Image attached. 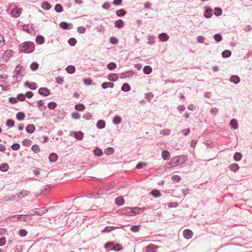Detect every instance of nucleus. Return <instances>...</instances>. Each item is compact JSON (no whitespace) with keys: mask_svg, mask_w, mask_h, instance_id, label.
Returning <instances> with one entry per match:
<instances>
[{"mask_svg":"<svg viewBox=\"0 0 252 252\" xmlns=\"http://www.w3.org/2000/svg\"><path fill=\"white\" fill-rule=\"evenodd\" d=\"M186 161V157L183 156H176L173 157L168 163L172 166H177L183 164Z\"/></svg>","mask_w":252,"mask_h":252,"instance_id":"2","label":"nucleus"},{"mask_svg":"<svg viewBox=\"0 0 252 252\" xmlns=\"http://www.w3.org/2000/svg\"><path fill=\"white\" fill-rule=\"evenodd\" d=\"M151 194L155 197H158L160 195V192L157 189H155L152 191Z\"/></svg>","mask_w":252,"mask_h":252,"instance_id":"44","label":"nucleus"},{"mask_svg":"<svg viewBox=\"0 0 252 252\" xmlns=\"http://www.w3.org/2000/svg\"><path fill=\"white\" fill-rule=\"evenodd\" d=\"M212 15V10L211 9H206L204 12V16L206 18H210Z\"/></svg>","mask_w":252,"mask_h":252,"instance_id":"24","label":"nucleus"},{"mask_svg":"<svg viewBox=\"0 0 252 252\" xmlns=\"http://www.w3.org/2000/svg\"><path fill=\"white\" fill-rule=\"evenodd\" d=\"M214 38L215 40L217 42L220 41L222 39L221 36L220 34H216Z\"/></svg>","mask_w":252,"mask_h":252,"instance_id":"60","label":"nucleus"},{"mask_svg":"<svg viewBox=\"0 0 252 252\" xmlns=\"http://www.w3.org/2000/svg\"><path fill=\"white\" fill-rule=\"evenodd\" d=\"M44 41V38L41 35H38L35 39L36 42L39 44H43Z\"/></svg>","mask_w":252,"mask_h":252,"instance_id":"18","label":"nucleus"},{"mask_svg":"<svg viewBox=\"0 0 252 252\" xmlns=\"http://www.w3.org/2000/svg\"><path fill=\"white\" fill-rule=\"evenodd\" d=\"M230 80L231 82H233L235 84H237L240 82V79L239 76L237 75H233L231 77Z\"/></svg>","mask_w":252,"mask_h":252,"instance_id":"19","label":"nucleus"},{"mask_svg":"<svg viewBox=\"0 0 252 252\" xmlns=\"http://www.w3.org/2000/svg\"><path fill=\"white\" fill-rule=\"evenodd\" d=\"M239 167V165H238V164L236 163L232 164L230 166V170L233 171H236L237 170H238Z\"/></svg>","mask_w":252,"mask_h":252,"instance_id":"35","label":"nucleus"},{"mask_svg":"<svg viewBox=\"0 0 252 252\" xmlns=\"http://www.w3.org/2000/svg\"><path fill=\"white\" fill-rule=\"evenodd\" d=\"M115 24V26L119 28H122L124 25V22L122 20H118L116 21Z\"/></svg>","mask_w":252,"mask_h":252,"instance_id":"28","label":"nucleus"},{"mask_svg":"<svg viewBox=\"0 0 252 252\" xmlns=\"http://www.w3.org/2000/svg\"><path fill=\"white\" fill-rule=\"evenodd\" d=\"M83 81L84 84L86 85H90L92 84V80L90 78L84 79Z\"/></svg>","mask_w":252,"mask_h":252,"instance_id":"54","label":"nucleus"},{"mask_svg":"<svg viewBox=\"0 0 252 252\" xmlns=\"http://www.w3.org/2000/svg\"><path fill=\"white\" fill-rule=\"evenodd\" d=\"M125 213L129 216H133L139 213L140 209L137 207L126 208L125 210Z\"/></svg>","mask_w":252,"mask_h":252,"instance_id":"3","label":"nucleus"},{"mask_svg":"<svg viewBox=\"0 0 252 252\" xmlns=\"http://www.w3.org/2000/svg\"><path fill=\"white\" fill-rule=\"evenodd\" d=\"M83 133L79 131L78 132H76L75 134V137L78 140H81L83 138Z\"/></svg>","mask_w":252,"mask_h":252,"instance_id":"42","label":"nucleus"},{"mask_svg":"<svg viewBox=\"0 0 252 252\" xmlns=\"http://www.w3.org/2000/svg\"><path fill=\"white\" fill-rule=\"evenodd\" d=\"M66 70L68 73L71 74L74 72L75 68L73 65H69L66 67Z\"/></svg>","mask_w":252,"mask_h":252,"instance_id":"23","label":"nucleus"},{"mask_svg":"<svg viewBox=\"0 0 252 252\" xmlns=\"http://www.w3.org/2000/svg\"><path fill=\"white\" fill-rule=\"evenodd\" d=\"M11 148L13 150H18L20 148V145L18 143H14L12 146Z\"/></svg>","mask_w":252,"mask_h":252,"instance_id":"57","label":"nucleus"},{"mask_svg":"<svg viewBox=\"0 0 252 252\" xmlns=\"http://www.w3.org/2000/svg\"><path fill=\"white\" fill-rule=\"evenodd\" d=\"M75 108L78 111H83L85 109V106L82 104H77L75 105Z\"/></svg>","mask_w":252,"mask_h":252,"instance_id":"34","label":"nucleus"},{"mask_svg":"<svg viewBox=\"0 0 252 252\" xmlns=\"http://www.w3.org/2000/svg\"><path fill=\"white\" fill-rule=\"evenodd\" d=\"M126 14V11L123 9L118 10L116 11V14L118 16H124Z\"/></svg>","mask_w":252,"mask_h":252,"instance_id":"33","label":"nucleus"},{"mask_svg":"<svg viewBox=\"0 0 252 252\" xmlns=\"http://www.w3.org/2000/svg\"><path fill=\"white\" fill-rule=\"evenodd\" d=\"M183 235L185 238L187 239H189L192 236V232L189 229H186L184 231Z\"/></svg>","mask_w":252,"mask_h":252,"instance_id":"8","label":"nucleus"},{"mask_svg":"<svg viewBox=\"0 0 252 252\" xmlns=\"http://www.w3.org/2000/svg\"><path fill=\"white\" fill-rule=\"evenodd\" d=\"M96 126L99 128H103L105 127V124L103 121L99 120L97 122Z\"/></svg>","mask_w":252,"mask_h":252,"instance_id":"31","label":"nucleus"},{"mask_svg":"<svg viewBox=\"0 0 252 252\" xmlns=\"http://www.w3.org/2000/svg\"><path fill=\"white\" fill-rule=\"evenodd\" d=\"M130 89V86L127 83H124L122 87V90L124 92H127Z\"/></svg>","mask_w":252,"mask_h":252,"instance_id":"25","label":"nucleus"},{"mask_svg":"<svg viewBox=\"0 0 252 252\" xmlns=\"http://www.w3.org/2000/svg\"><path fill=\"white\" fill-rule=\"evenodd\" d=\"M168 35L165 33H162L159 35V38L161 41H166L168 40Z\"/></svg>","mask_w":252,"mask_h":252,"instance_id":"13","label":"nucleus"},{"mask_svg":"<svg viewBox=\"0 0 252 252\" xmlns=\"http://www.w3.org/2000/svg\"><path fill=\"white\" fill-rule=\"evenodd\" d=\"M115 229V228L113 226H107V227H106L103 230H102V232L103 233H105V232H109L113 230H114Z\"/></svg>","mask_w":252,"mask_h":252,"instance_id":"37","label":"nucleus"},{"mask_svg":"<svg viewBox=\"0 0 252 252\" xmlns=\"http://www.w3.org/2000/svg\"><path fill=\"white\" fill-rule=\"evenodd\" d=\"M13 51L12 50H8L5 52L2 55V58L6 61H8L11 57H12Z\"/></svg>","mask_w":252,"mask_h":252,"instance_id":"6","label":"nucleus"},{"mask_svg":"<svg viewBox=\"0 0 252 252\" xmlns=\"http://www.w3.org/2000/svg\"><path fill=\"white\" fill-rule=\"evenodd\" d=\"M108 79L112 81H116L118 79V76L117 74L111 73L108 75Z\"/></svg>","mask_w":252,"mask_h":252,"instance_id":"11","label":"nucleus"},{"mask_svg":"<svg viewBox=\"0 0 252 252\" xmlns=\"http://www.w3.org/2000/svg\"><path fill=\"white\" fill-rule=\"evenodd\" d=\"M51 7L50 4L46 1L43 2L41 4V7L45 10H49Z\"/></svg>","mask_w":252,"mask_h":252,"instance_id":"20","label":"nucleus"},{"mask_svg":"<svg viewBox=\"0 0 252 252\" xmlns=\"http://www.w3.org/2000/svg\"><path fill=\"white\" fill-rule=\"evenodd\" d=\"M19 49L21 52L31 53L34 50L35 46L33 42L26 41L19 45Z\"/></svg>","mask_w":252,"mask_h":252,"instance_id":"1","label":"nucleus"},{"mask_svg":"<svg viewBox=\"0 0 252 252\" xmlns=\"http://www.w3.org/2000/svg\"><path fill=\"white\" fill-rule=\"evenodd\" d=\"M115 203L118 206H122L125 203V199L123 197L121 196H118L115 199Z\"/></svg>","mask_w":252,"mask_h":252,"instance_id":"9","label":"nucleus"},{"mask_svg":"<svg viewBox=\"0 0 252 252\" xmlns=\"http://www.w3.org/2000/svg\"><path fill=\"white\" fill-rule=\"evenodd\" d=\"M57 106V103L54 102H51L48 104V107L51 109H54Z\"/></svg>","mask_w":252,"mask_h":252,"instance_id":"49","label":"nucleus"},{"mask_svg":"<svg viewBox=\"0 0 252 252\" xmlns=\"http://www.w3.org/2000/svg\"><path fill=\"white\" fill-rule=\"evenodd\" d=\"M14 121L11 119L8 120L6 122V126L9 127H13L14 126Z\"/></svg>","mask_w":252,"mask_h":252,"instance_id":"39","label":"nucleus"},{"mask_svg":"<svg viewBox=\"0 0 252 252\" xmlns=\"http://www.w3.org/2000/svg\"><path fill=\"white\" fill-rule=\"evenodd\" d=\"M157 248V247L153 244H149L148 246L146 247V251L147 252H153L155 251L156 250V249Z\"/></svg>","mask_w":252,"mask_h":252,"instance_id":"17","label":"nucleus"},{"mask_svg":"<svg viewBox=\"0 0 252 252\" xmlns=\"http://www.w3.org/2000/svg\"><path fill=\"white\" fill-rule=\"evenodd\" d=\"M55 10L57 12H61L63 10V7L60 4H57L55 6Z\"/></svg>","mask_w":252,"mask_h":252,"instance_id":"27","label":"nucleus"},{"mask_svg":"<svg viewBox=\"0 0 252 252\" xmlns=\"http://www.w3.org/2000/svg\"><path fill=\"white\" fill-rule=\"evenodd\" d=\"M49 159L51 162H55L58 159V156L55 153H52L49 155Z\"/></svg>","mask_w":252,"mask_h":252,"instance_id":"15","label":"nucleus"},{"mask_svg":"<svg viewBox=\"0 0 252 252\" xmlns=\"http://www.w3.org/2000/svg\"><path fill=\"white\" fill-rule=\"evenodd\" d=\"M68 43L71 45V46H74L75 45V44L76 43V40L74 38H70L69 40H68Z\"/></svg>","mask_w":252,"mask_h":252,"instance_id":"53","label":"nucleus"},{"mask_svg":"<svg viewBox=\"0 0 252 252\" xmlns=\"http://www.w3.org/2000/svg\"><path fill=\"white\" fill-rule=\"evenodd\" d=\"M19 234L21 236L24 237L27 235V232L24 229H21L19 231Z\"/></svg>","mask_w":252,"mask_h":252,"instance_id":"58","label":"nucleus"},{"mask_svg":"<svg viewBox=\"0 0 252 252\" xmlns=\"http://www.w3.org/2000/svg\"><path fill=\"white\" fill-rule=\"evenodd\" d=\"M47 211V209L45 208H43L41 209L35 208V209L32 211V212H31V215L32 216L36 214L39 216H41L44 213H46Z\"/></svg>","mask_w":252,"mask_h":252,"instance_id":"5","label":"nucleus"},{"mask_svg":"<svg viewBox=\"0 0 252 252\" xmlns=\"http://www.w3.org/2000/svg\"><path fill=\"white\" fill-rule=\"evenodd\" d=\"M4 45V39L3 35L0 34V47Z\"/></svg>","mask_w":252,"mask_h":252,"instance_id":"62","label":"nucleus"},{"mask_svg":"<svg viewBox=\"0 0 252 252\" xmlns=\"http://www.w3.org/2000/svg\"><path fill=\"white\" fill-rule=\"evenodd\" d=\"M172 179L176 182H179L181 180V177L178 175H175L172 177Z\"/></svg>","mask_w":252,"mask_h":252,"instance_id":"63","label":"nucleus"},{"mask_svg":"<svg viewBox=\"0 0 252 252\" xmlns=\"http://www.w3.org/2000/svg\"><path fill=\"white\" fill-rule=\"evenodd\" d=\"M56 82L59 84H62L63 82V79L62 77H58L56 78Z\"/></svg>","mask_w":252,"mask_h":252,"instance_id":"59","label":"nucleus"},{"mask_svg":"<svg viewBox=\"0 0 252 252\" xmlns=\"http://www.w3.org/2000/svg\"><path fill=\"white\" fill-rule=\"evenodd\" d=\"M77 31L80 33H84L86 32V29L83 26L78 27L77 28Z\"/></svg>","mask_w":252,"mask_h":252,"instance_id":"51","label":"nucleus"},{"mask_svg":"<svg viewBox=\"0 0 252 252\" xmlns=\"http://www.w3.org/2000/svg\"><path fill=\"white\" fill-rule=\"evenodd\" d=\"M231 53L229 50H225L222 53V56L224 58H227L230 56Z\"/></svg>","mask_w":252,"mask_h":252,"instance_id":"41","label":"nucleus"},{"mask_svg":"<svg viewBox=\"0 0 252 252\" xmlns=\"http://www.w3.org/2000/svg\"><path fill=\"white\" fill-rule=\"evenodd\" d=\"M21 66H17L15 68V71L16 72L15 76L17 78L19 75H21Z\"/></svg>","mask_w":252,"mask_h":252,"instance_id":"38","label":"nucleus"},{"mask_svg":"<svg viewBox=\"0 0 252 252\" xmlns=\"http://www.w3.org/2000/svg\"><path fill=\"white\" fill-rule=\"evenodd\" d=\"M122 120L120 117L118 116H116L113 119V123L116 124H120Z\"/></svg>","mask_w":252,"mask_h":252,"instance_id":"50","label":"nucleus"},{"mask_svg":"<svg viewBox=\"0 0 252 252\" xmlns=\"http://www.w3.org/2000/svg\"><path fill=\"white\" fill-rule=\"evenodd\" d=\"M38 64L36 63H33L31 64L30 67L32 70H35L38 68Z\"/></svg>","mask_w":252,"mask_h":252,"instance_id":"46","label":"nucleus"},{"mask_svg":"<svg viewBox=\"0 0 252 252\" xmlns=\"http://www.w3.org/2000/svg\"><path fill=\"white\" fill-rule=\"evenodd\" d=\"M114 84L111 82H104L102 84L101 87L103 89H106L108 88H113L114 87Z\"/></svg>","mask_w":252,"mask_h":252,"instance_id":"12","label":"nucleus"},{"mask_svg":"<svg viewBox=\"0 0 252 252\" xmlns=\"http://www.w3.org/2000/svg\"><path fill=\"white\" fill-rule=\"evenodd\" d=\"M242 158V155L240 153H236L234 156V158L235 160L239 161Z\"/></svg>","mask_w":252,"mask_h":252,"instance_id":"43","label":"nucleus"},{"mask_svg":"<svg viewBox=\"0 0 252 252\" xmlns=\"http://www.w3.org/2000/svg\"><path fill=\"white\" fill-rule=\"evenodd\" d=\"M107 68L109 70H113L116 68V64L113 63H109L107 65Z\"/></svg>","mask_w":252,"mask_h":252,"instance_id":"45","label":"nucleus"},{"mask_svg":"<svg viewBox=\"0 0 252 252\" xmlns=\"http://www.w3.org/2000/svg\"><path fill=\"white\" fill-rule=\"evenodd\" d=\"M123 247L122 245L120 244H116L115 245L113 244V247L112 249L116 251H119L122 249Z\"/></svg>","mask_w":252,"mask_h":252,"instance_id":"26","label":"nucleus"},{"mask_svg":"<svg viewBox=\"0 0 252 252\" xmlns=\"http://www.w3.org/2000/svg\"><path fill=\"white\" fill-rule=\"evenodd\" d=\"M237 122L236 120L233 119L230 122V126L234 129H236L237 128Z\"/></svg>","mask_w":252,"mask_h":252,"instance_id":"36","label":"nucleus"},{"mask_svg":"<svg viewBox=\"0 0 252 252\" xmlns=\"http://www.w3.org/2000/svg\"><path fill=\"white\" fill-rule=\"evenodd\" d=\"M25 85L29 87L31 90H35L37 88V84L34 82L30 83L29 82H26Z\"/></svg>","mask_w":252,"mask_h":252,"instance_id":"10","label":"nucleus"},{"mask_svg":"<svg viewBox=\"0 0 252 252\" xmlns=\"http://www.w3.org/2000/svg\"><path fill=\"white\" fill-rule=\"evenodd\" d=\"M31 149L33 152H34V153H38L40 151V149L39 147L38 146V145H33Z\"/></svg>","mask_w":252,"mask_h":252,"instance_id":"29","label":"nucleus"},{"mask_svg":"<svg viewBox=\"0 0 252 252\" xmlns=\"http://www.w3.org/2000/svg\"><path fill=\"white\" fill-rule=\"evenodd\" d=\"M25 115L23 112H19L17 114L16 118L18 120H23L24 119Z\"/></svg>","mask_w":252,"mask_h":252,"instance_id":"32","label":"nucleus"},{"mask_svg":"<svg viewBox=\"0 0 252 252\" xmlns=\"http://www.w3.org/2000/svg\"><path fill=\"white\" fill-rule=\"evenodd\" d=\"M26 131L28 133H32L35 130V126L33 125H29L26 127Z\"/></svg>","mask_w":252,"mask_h":252,"instance_id":"16","label":"nucleus"},{"mask_svg":"<svg viewBox=\"0 0 252 252\" xmlns=\"http://www.w3.org/2000/svg\"><path fill=\"white\" fill-rule=\"evenodd\" d=\"M60 26L61 28L64 30H66L70 28V25L64 22H61L60 24Z\"/></svg>","mask_w":252,"mask_h":252,"instance_id":"22","label":"nucleus"},{"mask_svg":"<svg viewBox=\"0 0 252 252\" xmlns=\"http://www.w3.org/2000/svg\"><path fill=\"white\" fill-rule=\"evenodd\" d=\"M22 11V9L17 6L12 9L11 15L14 18H18L20 17Z\"/></svg>","mask_w":252,"mask_h":252,"instance_id":"4","label":"nucleus"},{"mask_svg":"<svg viewBox=\"0 0 252 252\" xmlns=\"http://www.w3.org/2000/svg\"><path fill=\"white\" fill-rule=\"evenodd\" d=\"M143 71L145 74H149L152 72V68L150 66H145L143 68Z\"/></svg>","mask_w":252,"mask_h":252,"instance_id":"30","label":"nucleus"},{"mask_svg":"<svg viewBox=\"0 0 252 252\" xmlns=\"http://www.w3.org/2000/svg\"><path fill=\"white\" fill-rule=\"evenodd\" d=\"M25 94H20L18 95L17 98L20 101H24L25 100Z\"/></svg>","mask_w":252,"mask_h":252,"instance_id":"56","label":"nucleus"},{"mask_svg":"<svg viewBox=\"0 0 252 252\" xmlns=\"http://www.w3.org/2000/svg\"><path fill=\"white\" fill-rule=\"evenodd\" d=\"M22 144L24 146L28 147L32 144V141L30 139H26L23 141Z\"/></svg>","mask_w":252,"mask_h":252,"instance_id":"40","label":"nucleus"},{"mask_svg":"<svg viewBox=\"0 0 252 252\" xmlns=\"http://www.w3.org/2000/svg\"><path fill=\"white\" fill-rule=\"evenodd\" d=\"M94 154L97 156H100L102 154V151L98 149H96L94 151Z\"/></svg>","mask_w":252,"mask_h":252,"instance_id":"55","label":"nucleus"},{"mask_svg":"<svg viewBox=\"0 0 252 252\" xmlns=\"http://www.w3.org/2000/svg\"><path fill=\"white\" fill-rule=\"evenodd\" d=\"M6 243V239L4 237L0 238V246H4Z\"/></svg>","mask_w":252,"mask_h":252,"instance_id":"64","label":"nucleus"},{"mask_svg":"<svg viewBox=\"0 0 252 252\" xmlns=\"http://www.w3.org/2000/svg\"><path fill=\"white\" fill-rule=\"evenodd\" d=\"M26 216H23L22 215H18L17 216V219L18 220H19L26 221Z\"/></svg>","mask_w":252,"mask_h":252,"instance_id":"61","label":"nucleus"},{"mask_svg":"<svg viewBox=\"0 0 252 252\" xmlns=\"http://www.w3.org/2000/svg\"><path fill=\"white\" fill-rule=\"evenodd\" d=\"M222 14V10L220 8L216 7L215 8V14L216 16H220Z\"/></svg>","mask_w":252,"mask_h":252,"instance_id":"47","label":"nucleus"},{"mask_svg":"<svg viewBox=\"0 0 252 252\" xmlns=\"http://www.w3.org/2000/svg\"><path fill=\"white\" fill-rule=\"evenodd\" d=\"M140 225H133L131 227L130 229L133 232H137L139 230Z\"/></svg>","mask_w":252,"mask_h":252,"instance_id":"48","label":"nucleus"},{"mask_svg":"<svg viewBox=\"0 0 252 252\" xmlns=\"http://www.w3.org/2000/svg\"><path fill=\"white\" fill-rule=\"evenodd\" d=\"M162 158L164 160H168L170 158V154L167 151H163L162 152Z\"/></svg>","mask_w":252,"mask_h":252,"instance_id":"14","label":"nucleus"},{"mask_svg":"<svg viewBox=\"0 0 252 252\" xmlns=\"http://www.w3.org/2000/svg\"><path fill=\"white\" fill-rule=\"evenodd\" d=\"M114 152L113 148H108L105 151V153L107 155L112 154Z\"/></svg>","mask_w":252,"mask_h":252,"instance_id":"52","label":"nucleus"},{"mask_svg":"<svg viewBox=\"0 0 252 252\" xmlns=\"http://www.w3.org/2000/svg\"><path fill=\"white\" fill-rule=\"evenodd\" d=\"M9 168V166L7 163H3L0 165V170L1 171H6Z\"/></svg>","mask_w":252,"mask_h":252,"instance_id":"21","label":"nucleus"},{"mask_svg":"<svg viewBox=\"0 0 252 252\" xmlns=\"http://www.w3.org/2000/svg\"><path fill=\"white\" fill-rule=\"evenodd\" d=\"M38 93L41 95L48 96L49 95L50 91L46 88H41L38 90Z\"/></svg>","mask_w":252,"mask_h":252,"instance_id":"7","label":"nucleus"}]
</instances>
